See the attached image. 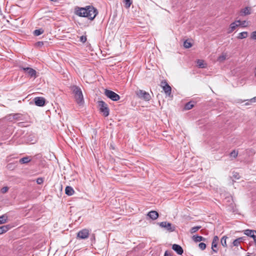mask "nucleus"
<instances>
[{
	"label": "nucleus",
	"instance_id": "obj_25",
	"mask_svg": "<svg viewBox=\"0 0 256 256\" xmlns=\"http://www.w3.org/2000/svg\"><path fill=\"white\" fill-rule=\"evenodd\" d=\"M236 22H238V26H240L242 27H246L248 26V22L246 20L240 21V20H236Z\"/></svg>",
	"mask_w": 256,
	"mask_h": 256
},
{
	"label": "nucleus",
	"instance_id": "obj_6",
	"mask_svg": "<svg viewBox=\"0 0 256 256\" xmlns=\"http://www.w3.org/2000/svg\"><path fill=\"white\" fill-rule=\"evenodd\" d=\"M136 94L140 98H142L146 100H150V94L144 90H139L136 92Z\"/></svg>",
	"mask_w": 256,
	"mask_h": 256
},
{
	"label": "nucleus",
	"instance_id": "obj_5",
	"mask_svg": "<svg viewBox=\"0 0 256 256\" xmlns=\"http://www.w3.org/2000/svg\"><path fill=\"white\" fill-rule=\"evenodd\" d=\"M104 94L113 101H118L120 99V96L118 94L110 90H105Z\"/></svg>",
	"mask_w": 256,
	"mask_h": 256
},
{
	"label": "nucleus",
	"instance_id": "obj_32",
	"mask_svg": "<svg viewBox=\"0 0 256 256\" xmlns=\"http://www.w3.org/2000/svg\"><path fill=\"white\" fill-rule=\"evenodd\" d=\"M192 46V44L190 42H189L188 41L186 40L184 42V46L185 48H190Z\"/></svg>",
	"mask_w": 256,
	"mask_h": 256
},
{
	"label": "nucleus",
	"instance_id": "obj_10",
	"mask_svg": "<svg viewBox=\"0 0 256 256\" xmlns=\"http://www.w3.org/2000/svg\"><path fill=\"white\" fill-rule=\"evenodd\" d=\"M34 100L36 105L37 106H42L45 104V99L42 97H36Z\"/></svg>",
	"mask_w": 256,
	"mask_h": 256
},
{
	"label": "nucleus",
	"instance_id": "obj_17",
	"mask_svg": "<svg viewBox=\"0 0 256 256\" xmlns=\"http://www.w3.org/2000/svg\"><path fill=\"white\" fill-rule=\"evenodd\" d=\"M74 189L71 186H67L66 188L65 192L67 195L70 196H72L74 194Z\"/></svg>",
	"mask_w": 256,
	"mask_h": 256
},
{
	"label": "nucleus",
	"instance_id": "obj_8",
	"mask_svg": "<svg viewBox=\"0 0 256 256\" xmlns=\"http://www.w3.org/2000/svg\"><path fill=\"white\" fill-rule=\"evenodd\" d=\"M160 226L165 228L170 232H174L175 230L174 226H172V224L166 222H162L160 223Z\"/></svg>",
	"mask_w": 256,
	"mask_h": 256
},
{
	"label": "nucleus",
	"instance_id": "obj_22",
	"mask_svg": "<svg viewBox=\"0 0 256 256\" xmlns=\"http://www.w3.org/2000/svg\"><path fill=\"white\" fill-rule=\"evenodd\" d=\"M248 36V33L246 32H243L238 34L237 38L238 39H243L246 38Z\"/></svg>",
	"mask_w": 256,
	"mask_h": 256
},
{
	"label": "nucleus",
	"instance_id": "obj_42",
	"mask_svg": "<svg viewBox=\"0 0 256 256\" xmlns=\"http://www.w3.org/2000/svg\"><path fill=\"white\" fill-rule=\"evenodd\" d=\"M164 256H172L171 254L168 251H166L164 252Z\"/></svg>",
	"mask_w": 256,
	"mask_h": 256
},
{
	"label": "nucleus",
	"instance_id": "obj_11",
	"mask_svg": "<svg viewBox=\"0 0 256 256\" xmlns=\"http://www.w3.org/2000/svg\"><path fill=\"white\" fill-rule=\"evenodd\" d=\"M172 248L178 254H182L184 252V250L182 246L177 244H174L172 246Z\"/></svg>",
	"mask_w": 256,
	"mask_h": 256
},
{
	"label": "nucleus",
	"instance_id": "obj_18",
	"mask_svg": "<svg viewBox=\"0 0 256 256\" xmlns=\"http://www.w3.org/2000/svg\"><path fill=\"white\" fill-rule=\"evenodd\" d=\"M238 26V22H236V20L234 22H232L230 24V31H229V33L230 32H233L236 28V27Z\"/></svg>",
	"mask_w": 256,
	"mask_h": 256
},
{
	"label": "nucleus",
	"instance_id": "obj_40",
	"mask_svg": "<svg viewBox=\"0 0 256 256\" xmlns=\"http://www.w3.org/2000/svg\"><path fill=\"white\" fill-rule=\"evenodd\" d=\"M251 38L254 40H256V31L253 32L252 33Z\"/></svg>",
	"mask_w": 256,
	"mask_h": 256
},
{
	"label": "nucleus",
	"instance_id": "obj_24",
	"mask_svg": "<svg viewBox=\"0 0 256 256\" xmlns=\"http://www.w3.org/2000/svg\"><path fill=\"white\" fill-rule=\"evenodd\" d=\"M242 240V238H238L233 242V245L236 246H238Z\"/></svg>",
	"mask_w": 256,
	"mask_h": 256
},
{
	"label": "nucleus",
	"instance_id": "obj_2",
	"mask_svg": "<svg viewBox=\"0 0 256 256\" xmlns=\"http://www.w3.org/2000/svg\"><path fill=\"white\" fill-rule=\"evenodd\" d=\"M71 90L74 94V98L76 103L79 106L83 105L84 104V99L80 88L76 86H71Z\"/></svg>",
	"mask_w": 256,
	"mask_h": 256
},
{
	"label": "nucleus",
	"instance_id": "obj_33",
	"mask_svg": "<svg viewBox=\"0 0 256 256\" xmlns=\"http://www.w3.org/2000/svg\"><path fill=\"white\" fill-rule=\"evenodd\" d=\"M240 178V174L236 172H234L232 173V178L236 179V180H238Z\"/></svg>",
	"mask_w": 256,
	"mask_h": 256
},
{
	"label": "nucleus",
	"instance_id": "obj_12",
	"mask_svg": "<svg viewBox=\"0 0 256 256\" xmlns=\"http://www.w3.org/2000/svg\"><path fill=\"white\" fill-rule=\"evenodd\" d=\"M22 115L20 114H10L8 116V120L10 121L12 120H22Z\"/></svg>",
	"mask_w": 256,
	"mask_h": 256
},
{
	"label": "nucleus",
	"instance_id": "obj_9",
	"mask_svg": "<svg viewBox=\"0 0 256 256\" xmlns=\"http://www.w3.org/2000/svg\"><path fill=\"white\" fill-rule=\"evenodd\" d=\"M161 86L166 94L170 95L171 93V87L168 84L166 81H162L161 82Z\"/></svg>",
	"mask_w": 256,
	"mask_h": 256
},
{
	"label": "nucleus",
	"instance_id": "obj_31",
	"mask_svg": "<svg viewBox=\"0 0 256 256\" xmlns=\"http://www.w3.org/2000/svg\"><path fill=\"white\" fill-rule=\"evenodd\" d=\"M200 228H201V226H196L192 227L190 229V232L192 234L196 232H197L198 230H199Z\"/></svg>",
	"mask_w": 256,
	"mask_h": 256
},
{
	"label": "nucleus",
	"instance_id": "obj_38",
	"mask_svg": "<svg viewBox=\"0 0 256 256\" xmlns=\"http://www.w3.org/2000/svg\"><path fill=\"white\" fill-rule=\"evenodd\" d=\"M8 187H7V186L3 187L1 189V192L3 194H4L8 192Z\"/></svg>",
	"mask_w": 256,
	"mask_h": 256
},
{
	"label": "nucleus",
	"instance_id": "obj_41",
	"mask_svg": "<svg viewBox=\"0 0 256 256\" xmlns=\"http://www.w3.org/2000/svg\"><path fill=\"white\" fill-rule=\"evenodd\" d=\"M251 238H253L254 242L255 244H256V234H253L252 235Z\"/></svg>",
	"mask_w": 256,
	"mask_h": 256
},
{
	"label": "nucleus",
	"instance_id": "obj_26",
	"mask_svg": "<svg viewBox=\"0 0 256 256\" xmlns=\"http://www.w3.org/2000/svg\"><path fill=\"white\" fill-rule=\"evenodd\" d=\"M226 54H222L221 56H219L217 59L218 62H223L226 59Z\"/></svg>",
	"mask_w": 256,
	"mask_h": 256
},
{
	"label": "nucleus",
	"instance_id": "obj_19",
	"mask_svg": "<svg viewBox=\"0 0 256 256\" xmlns=\"http://www.w3.org/2000/svg\"><path fill=\"white\" fill-rule=\"evenodd\" d=\"M192 238V240L195 242H200V241L205 240L204 238L202 236H194Z\"/></svg>",
	"mask_w": 256,
	"mask_h": 256
},
{
	"label": "nucleus",
	"instance_id": "obj_36",
	"mask_svg": "<svg viewBox=\"0 0 256 256\" xmlns=\"http://www.w3.org/2000/svg\"><path fill=\"white\" fill-rule=\"evenodd\" d=\"M198 246L199 248L202 250H204L206 248V244L203 242H200V244H199Z\"/></svg>",
	"mask_w": 256,
	"mask_h": 256
},
{
	"label": "nucleus",
	"instance_id": "obj_15",
	"mask_svg": "<svg viewBox=\"0 0 256 256\" xmlns=\"http://www.w3.org/2000/svg\"><path fill=\"white\" fill-rule=\"evenodd\" d=\"M241 16L248 15L251 14V8L249 7H246L240 10Z\"/></svg>",
	"mask_w": 256,
	"mask_h": 256
},
{
	"label": "nucleus",
	"instance_id": "obj_16",
	"mask_svg": "<svg viewBox=\"0 0 256 256\" xmlns=\"http://www.w3.org/2000/svg\"><path fill=\"white\" fill-rule=\"evenodd\" d=\"M11 228V226L10 224L2 226H0V234L8 232Z\"/></svg>",
	"mask_w": 256,
	"mask_h": 256
},
{
	"label": "nucleus",
	"instance_id": "obj_44",
	"mask_svg": "<svg viewBox=\"0 0 256 256\" xmlns=\"http://www.w3.org/2000/svg\"><path fill=\"white\" fill-rule=\"evenodd\" d=\"M254 75L256 76V68L255 71H254Z\"/></svg>",
	"mask_w": 256,
	"mask_h": 256
},
{
	"label": "nucleus",
	"instance_id": "obj_28",
	"mask_svg": "<svg viewBox=\"0 0 256 256\" xmlns=\"http://www.w3.org/2000/svg\"><path fill=\"white\" fill-rule=\"evenodd\" d=\"M194 107V104L191 102H188L184 106V109L186 110H189Z\"/></svg>",
	"mask_w": 256,
	"mask_h": 256
},
{
	"label": "nucleus",
	"instance_id": "obj_21",
	"mask_svg": "<svg viewBox=\"0 0 256 256\" xmlns=\"http://www.w3.org/2000/svg\"><path fill=\"white\" fill-rule=\"evenodd\" d=\"M8 216L6 214H3L0 216V224L7 222Z\"/></svg>",
	"mask_w": 256,
	"mask_h": 256
},
{
	"label": "nucleus",
	"instance_id": "obj_3",
	"mask_svg": "<svg viewBox=\"0 0 256 256\" xmlns=\"http://www.w3.org/2000/svg\"><path fill=\"white\" fill-rule=\"evenodd\" d=\"M98 106L100 112L104 116H108L110 114V110L108 104L103 100L98 102Z\"/></svg>",
	"mask_w": 256,
	"mask_h": 256
},
{
	"label": "nucleus",
	"instance_id": "obj_13",
	"mask_svg": "<svg viewBox=\"0 0 256 256\" xmlns=\"http://www.w3.org/2000/svg\"><path fill=\"white\" fill-rule=\"evenodd\" d=\"M218 240V237L216 236H214L213 238L212 242V248L213 252H217V250H216L215 248H216L217 247Z\"/></svg>",
	"mask_w": 256,
	"mask_h": 256
},
{
	"label": "nucleus",
	"instance_id": "obj_43",
	"mask_svg": "<svg viewBox=\"0 0 256 256\" xmlns=\"http://www.w3.org/2000/svg\"><path fill=\"white\" fill-rule=\"evenodd\" d=\"M250 102H256V96L251 98L250 100Z\"/></svg>",
	"mask_w": 256,
	"mask_h": 256
},
{
	"label": "nucleus",
	"instance_id": "obj_34",
	"mask_svg": "<svg viewBox=\"0 0 256 256\" xmlns=\"http://www.w3.org/2000/svg\"><path fill=\"white\" fill-rule=\"evenodd\" d=\"M124 2L126 8H129L132 4V1L131 0H124Z\"/></svg>",
	"mask_w": 256,
	"mask_h": 256
},
{
	"label": "nucleus",
	"instance_id": "obj_20",
	"mask_svg": "<svg viewBox=\"0 0 256 256\" xmlns=\"http://www.w3.org/2000/svg\"><path fill=\"white\" fill-rule=\"evenodd\" d=\"M244 234L247 236L251 237L253 234H256V230L247 229L244 231Z\"/></svg>",
	"mask_w": 256,
	"mask_h": 256
},
{
	"label": "nucleus",
	"instance_id": "obj_35",
	"mask_svg": "<svg viewBox=\"0 0 256 256\" xmlns=\"http://www.w3.org/2000/svg\"><path fill=\"white\" fill-rule=\"evenodd\" d=\"M238 152H236V150H233L232 152L230 154V156L232 157H233L234 158H236L238 156Z\"/></svg>",
	"mask_w": 256,
	"mask_h": 256
},
{
	"label": "nucleus",
	"instance_id": "obj_1",
	"mask_svg": "<svg viewBox=\"0 0 256 256\" xmlns=\"http://www.w3.org/2000/svg\"><path fill=\"white\" fill-rule=\"evenodd\" d=\"M74 14L79 16L87 18L92 20L98 14V12L96 8L91 6L85 8L76 6L74 8Z\"/></svg>",
	"mask_w": 256,
	"mask_h": 256
},
{
	"label": "nucleus",
	"instance_id": "obj_4",
	"mask_svg": "<svg viewBox=\"0 0 256 256\" xmlns=\"http://www.w3.org/2000/svg\"><path fill=\"white\" fill-rule=\"evenodd\" d=\"M18 67L20 70H23L30 78H36L37 77L36 72L34 69L29 67H25L22 65H20Z\"/></svg>",
	"mask_w": 256,
	"mask_h": 256
},
{
	"label": "nucleus",
	"instance_id": "obj_27",
	"mask_svg": "<svg viewBox=\"0 0 256 256\" xmlns=\"http://www.w3.org/2000/svg\"><path fill=\"white\" fill-rule=\"evenodd\" d=\"M228 237L226 236H224L221 239V244L224 247H226V239Z\"/></svg>",
	"mask_w": 256,
	"mask_h": 256
},
{
	"label": "nucleus",
	"instance_id": "obj_23",
	"mask_svg": "<svg viewBox=\"0 0 256 256\" xmlns=\"http://www.w3.org/2000/svg\"><path fill=\"white\" fill-rule=\"evenodd\" d=\"M30 161V159L28 156L24 157L20 160V162L22 164H26Z\"/></svg>",
	"mask_w": 256,
	"mask_h": 256
},
{
	"label": "nucleus",
	"instance_id": "obj_37",
	"mask_svg": "<svg viewBox=\"0 0 256 256\" xmlns=\"http://www.w3.org/2000/svg\"><path fill=\"white\" fill-rule=\"evenodd\" d=\"M36 182L38 184H40L44 182V179L42 178H38L36 179Z\"/></svg>",
	"mask_w": 256,
	"mask_h": 256
},
{
	"label": "nucleus",
	"instance_id": "obj_39",
	"mask_svg": "<svg viewBox=\"0 0 256 256\" xmlns=\"http://www.w3.org/2000/svg\"><path fill=\"white\" fill-rule=\"evenodd\" d=\"M80 41L82 43L85 42L86 41V38L85 36H82L80 38Z\"/></svg>",
	"mask_w": 256,
	"mask_h": 256
},
{
	"label": "nucleus",
	"instance_id": "obj_7",
	"mask_svg": "<svg viewBox=\"0 0 256 256\" xmlns=\"http://www.w3.org/2000/svg\"><path fill=\"white\" fill-rule=\"evenodd\" d=\"M89 230L88 229H82L77 233V238L80 239H86L88 237Z\"/></svg>",
	"mask_w": 256,
	"mask_h": 256
},
{
	"label": "nucleus",
	"instance_id": "obj_29",
	"mask_svg": "<svg viewBox=\"0 0 256 256\" xmlns=\"http://www.w3.org/2000/svg\"><path fill=\"white\" fill-rule=\"evenodd\" d=\"M44 30L40 28L38 30H36L34 32V34L36 36H38L44 32Z\"/></svg>",
	"mask_w": 256,
	"mask_h": 256
},
{
	"label": "nucleus",
	"instance_id": "obj_14",
	"mask_svg": "<svg viewBox=\"0 0 256 256\" xmlns=\"http://www.w3.org/2000/svg\"><path fill=\"white\" fill-rule=\"evenodd\" d=\"M148 216H149L152 220L157 219L158 216V214L156 211L152 210L148 214Z\"/></svg>",
	"mask_w": 256,
	"mask_h": 256
},
{
	"label": "nucleus",
	"instance_id": "obj_30",
	"mask_svg": "<svg viewBox=\"0 0 256 256\" xmlns=\"http://www.w3.org/2000/svg\"><path fill=\"white\" fill-rule=\"evenodd\" d=\"M196 63L198 64V66L200 68H204L205 67V66H204V60H198L196 62Z\"/></svg>",
	"mask_w": 256,
	"mask_h": 256
}]
</instances>
